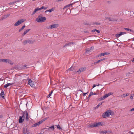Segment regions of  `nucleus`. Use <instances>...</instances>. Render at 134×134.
<instances>
[{
  "instance_id": "11",
  "label": "nucleus",
  "mask_w": 134,
  "mask_h": 134,
  "mask_svg": "<svg viewBox=\"0 0 134 134\" xmlns=\"http://www.w3.org/2000/svg\"><path fill=\"white\" fill-rule=\"evenodd\" d=\"M41 122H37L36 123H35L34 124H33V125H32L31 126V127H35L37 126H38L40 124H41Z\"/></svg>"
},
{
  "instance_id": "43",
  "label": "nucleus",
  "mask_w": 134,
  "mask_h": 134,
  "mask_svg": "<svg viewBox=\"0 0 134 134\" xmlns=\"http://www.w3.org/2000/svg\"><path fill=\"white\" fill-rule=\"evenodd\" d=\"M100 62V60H98L97 62H94V64H96L97 63H99Z\"/></svg>"
},
{
  "instance_id": "31",
  "label": "nucleus",
  "mask_w": 134,
  "mask_h": 134,
  "mask_svg": "<svg viewBox=\"0 0 134 134\" xmlns=\"http://www.w3.org/2000/svg\"><path fill=\"white\" fill-rule=\"evenodd\" d=\"M8 59H2V62H3L7 63Z\"/></svg>"
},
{
  "instance_id": "21",
  "label": "nucleus",
  "mask_w": 134,
  "mask_h": 134,
  "mask_svg": "<svg viewBox=\"0 0 134 134\" xmlns=\"http://www.w3.org/2000/svg\"><path fill=\"white\" fill-rule=\"evenodd\" d=\"M1 93L2 97L3 99H4V91L3 90H2Z\"/></svg>"
},
{
  "instance_id": "50",
  "label": "nucleus",
  "mask_w": 134,
  "mask_h": 134,
  "mask_svg": "<svg viewBox=\"0 0 134 134\" xmlns=\"http://www.w3.org/2000/svg\"><path fill=\"white\" fill-rule=\"evenodd\" d=\"M25 25L23 26H22V27H21V29H22V30H23L24 29V28L25 27Z\"/></svg>"
},
{
  "instance_id": "24",
  "label": "nucleus",
  "mask_w": 134,
  "mask_h": 134,
  "mask_svg": "<svg viewBox=\"0 0 134 134\" xmlns=\"http://www.w3.org/2000/svg\"><path fill=\"white\" fill-rule=\"evenodd\" d=\"M95 127L94 124H89L88 125V127Z\"/></svg>"
},
{
  "instance_id": "47",
  "label": "nucleus",
  "mask_w": 134,
  "mask_h": 134,
  "mask_svg": "<svg viewBox=\"0 0 134 134\" xmlns=\"http://www.w3.org/2000/svg\"><path fill=\"white\" fill-rule=\"evenodd\" d=\"M109 96L110 95H112L113 94V93H112L111 92H109V93H108V94Z\"/></svg>"
},
{
  "instance_id": "15",
  "label": "nucleus",
  "mask_w": 134,
  "mask_h": 134,
  "mask_svg": "<svg viewBox=\"0 0 134 134\" xmlns=\"http://www.w3.org/2000/svg\"><path fill=\"white\" fill-rule=\"evenodd\" d=\"M10 15V14H5L2 17V20L5 19L9 17Z\"/></svg>"
},
{
  "instance_id": "58",
  "label": "nucleus",
  "mask_w": 134,
  "mask_h": 134,
  "mask_svg": "<svg viewBox=\"0 0 134 134\" xmlns=\"http://www.w3.org/2000/svg\"><path fill=\"white\" fill-rule=\"evenodd\" d=\"M96 32L98 33H99L100 32V31L99 30H97Z\"/></svg>"
},
{
  "instance_id": "9",
  "label": "nucleus",
  "mask_w": 134,
  "mask_h": 134,
  "mask_svg": "<svg viewBox=\"0 0 134 134\" xmlns=\"http://www.w3.org/2000/svg\"><path fill=\"white\" fill-rule=\"evenodd\" d=\"M109 116L108 113V110L106 111L105 113H104L102 115V117L103 118H104L106 117H108Z\"/></svg>"
},
{
  "instance_id": "44",
  "label": "nucleus",
  "mask_w": 134,
  "mask_h": 134,
  "mask_svg": "<svg viewBox=\"0 0 134 134\" xmlns=\"http://www.w3.org/2000/svg\"><path fill=\"white\" fill-rule=\"evenodd\" d=\"M19 2V0H16L15 1H14L13 2H12L13 3V4H14L15 3H16V2Z\"/></svg>"
},
{
  "instance_id": "54",
  "label": "nucleus",
  "mask_w": 134,
  "mask_h": 134,
  "mask_svg": "<svg viewBox=\"0 0 134 134\" xmlns=\"http://www.w3.org/2000/svg\"><path fill=\"white\" fill-rule=\"evenodd\" d=\"M103 103L102 102H101V103H99V104H98V105L100 106V105H102V104Z\"/></svg>"
},
{
  "instance_id": "6",
  "label": "nucleus",
  "mask_w": 134,
  "mask_h": 134,
  "mask_svg": "<svg viewBox=\"0 0 134 134\" xmlns=\"http://www.w3.org/2000/svg\"><path fill=\"white\" fill-rule=\"evenodd\" d=\"M23 132L24 134H30V132L28 131L26 128L23 127Z\"/></svg>"
},
{
  "instance_id": "64",
  "label": "nucleus",
  "mask_w": 134,
  "mask_h": 134,
  "mask_svg": "<svg viewBox=\"0 0 134 134\" xmlns=\"http://www.w3.org/2000/svg\"><path fill=\"white\" fill-rule=\"evenodd\" d=\"M96 86V85H95L94 84V85H93V88H94Z\"/></svg>"
},
{
  "instance_id": "59",
  "label": "nucleus",
  "mask_w": 134,
  "mask_h": 134,
  "mask_svg": "<svg viewBox=\"0 0 134 134\" xmlns=\"http://www.w3.org/2000/svg\"><path fill=\"white\" fill-rule=\"evenodd\" d=\"M131 73L130 72H129L126 75H127V76H129V75L130 74H131Z\"/></svg>"
},
{
  "instance_id": "14",
  "label": "nucleus",
  "mask_w": 134,
  "mask_h": 134,
  "mask_svg": "<svg viewBox=\"0 0 134 134\" xmlns=\"http://www.w3.org/2000/svg\"><path fill=\"white\" fill-rule=\"evenodd\" d=\"M24 119L21 116H19V122L20 123H22L23 122Z\"/></svg>"
},
{
  "instance_id": "28",
  "label": "nucleus",
  "mask_w": 134,
  "mask_h": 134,
  "mask_svg": "<svg viewBox=\"0 0 134 134\" xmlns=\"http://www.w3.org/2000/svg\"><path fill=\"white\" fill-rule=\"evenodd\" d=\"M111 131H104L102 132H103L104 133H105V134L106 133H111Z\"/></svg>"
},
{
  "instance_id": "41",
  "label": "nucleus",
  "mask_w": 134,
  "mask_h": 134,
  "mask_svg": "<svg viewBox=\"0 0 134 134\" xmlns=\"http://www.w3.org/2000/svg\"><path fill=\"white\" fill-rule=\"evenodd\" d=\"M75 72L76 73H78V74H80L81 72H80V69L77 71H76Z\"/></svg>"
},
{
  "instance_id": "51",
  "label": "nucleus",
  "mask_w": 134,
  "mask_h": 134,
  "mask_svg": "<svg viewBox=\"0 0 134 134\" xmlns=\"http://www.w3.org/2000/svg\"><path fill=\"white\" fill-rule=\"evenodd\" d=\"M120 32L121 33V35H123V34H126V32Z\"/></svg>"
},
{
  "instance_id": "46",
  "label": "nucleus",
  "mask_w": 134,
  "mask_h": 134,
  "mask_svg": "<svg viewBox=\"0 0 134 134\" xmlns=\"http://www.w3.org/2000/svg\"><path fill=\"white\" fill-rule=\"evenodd\" d=\"M36 9V11H38L39 10H41V8H36L35 9Z\"/></svg>"
},
{
  "instance_id": "55",
  "label": "nucleus",
  "mask_w": 134,
  "mask_h": 134,
  "mask_svg": "<svg viewBox=\"0 0 134 134\" xmlns=\"http://www.w3.org/2000/svg\"><path fill=\"white\" fill-rule=\"evenodd\" d=\"M134 111V108H132L130 110V111Z\"/></svg>"
},
{
  "instance_id": "33",
  "label": "nucleus",
  "mask_w": 134,
  "mask_h": 134,
  "mask_svg": "<svg viewBox=\"0 0 134 134\" xmlns=\"http://www.w3.org/2000/svg\"><path fill=\"white\" fill-rule=\"evenodd\" d=\"M95 24H96L98 25H100V23L98 22H95L93 23L92 24V25H94Z\"/></svg>"
},
{
  "instance_id": "26",
  "label": "nucleus",
  "mask_w": 134,
  "mask_h": 134,
  "mask_svg": "<svg viewBox=\"0 0 134 134\" xmlns=\"http://www.w3.org/2000/svg\"><path fill=\"white\" fill-rule=\"evenodd\" d=\"M124 29L125 30H127V31H130L131 32H133V30H132L131 29H129V28H124Z\"/></svg>"
},
{
  "instance_id": "35",
  "label": "nucleus",
  "mask_w": 134,
  "mask_h": 134,
  "mask_svg": "<svg viewBox=\"0 0 134 134\" xmlns=\"http://www.w3.org/2000/svg\"><path fill=\"white\" fill-rule=\"evenodd\" d=\"M56 126H57V128L59 130H61L62 129L60 127V126L59 125H56Z\"/></svg>"
},
{
  "instance_id": "39",
  "label": "nucleus",
  "mask_w": 134,
  "mask_h": 134,
  "mask_svg": "<svg viewBox=\"0 0 134 134\" xmlns=\"http://www.w3.org/2000/svg\"><path fill=\"white\" fill-rule=\"evenodd\" d=\"M9 86V85L7 83L4 86V87L5 88H7Z\"/></svg>"
},
{
  "instance_id": "37",
  "label": "nucleus",
  "mask_w": 134,
  "mask_h": 134,
  "mask_svg": "<svg viewBox=\"0 0 134 134\" xmlns=\"http://www.w3.org/2000/svg\"><path fill=\"white\" fill-rule=\"evenodd\" d=\"M53 92V91L52 90L51 92L49 94L48 96L47 97L49 98V97L51 96V94H52V93Z\"/></svg>"
},
{
  "instance_id": "34",
  "label": "nucleus",
  "mask_w": 134,
  "mask_h": 134,
  "mask_svg": "<svg viewBox=\"0 0 134 134\" xmlns=\"http://www.w3.org/2000/svg\"><path fill=\"white\" fill-rule=\"evenodd\" d=\"M26 113V111H25L23 112V113L22 116H21V117H22V118H24H24H25V114Z\"/></svg>"
},
{
  "instance_id": "20",
  "label": "nucleus",
  "mask_w": 134,
  "mask_h": 134,
  "mask_svg": "<svg viewBox=\"0 0 134 134\" xmlns=\"http://www.w3.org/2000/svg\"><path fill=\"white\" fill-rule=\"evenodd\" d=\"M78 1H75V2H74V3H71V4H68V5H66V6H65L64 7V8H66V7H70V6H71V5L72 6V5L73 4H74V3H76V2H78ZM72 7V6H71V7Z\"/></svg>"
},
{
  "instance_id": "2",
  "label": "nucleus",
  "mask_w": 134,
  "mask_h": 134,
  "mask_svg": "<svg viewBox=\"0 0 134 134\" xmlns=\"http://www.w3.org/2000/svg\"><path fill=\"white\" fill-rule=\"evenodd\" d=\"M35 41L34 40H27L24 41L22 43L23 44L25 45L27 43H29L30 44H32Z\"/></svg>"
},
{
  "instance_id": "13",
  "label": "nucleus",
  "mask_w": 134,
  "mask_h": 134,
  "mask_svg": "<svg viewBox=\"0 0 134 134\" xmlns=\"http://www.w3.org/2000/svg\"><path fill=\"white\" fill-rule=\"evenodd\" d=\"M109 96L108 94H105L104 96L103 97H101L99 99V100H104L107 97Z\"/></svg>"
},
{
  "instance_id": "12",
  "label": "nucleus",
  "mask_w": 134,
  "mask_h": 134,
  "mask_svg": "<svg viewBox=\"0 0 134 134\" xmlns=\"http://www.w3.org/2000/svg\"><path fill=\"white\" fill-rule=\"evenodd\" d=\"M95 127L101 126L102 125L101 122H99L96 123H94Z\"/></svg>"
},
{
  "instance_id": "19",
  "label": "nucleus",
  "mask_w": 134,
  "mask_h": 134,
  "mask_svg": "<svg viewBox=\"0 0 134 134\" xmlns=\"http://www.w3.org/2000/svg\"><path fill=\"white\" fill-rule=\"evenodd\" d=\"M109 53H100L99 54V55H98V57L99 56V57H101L103 56H104L105 55H107Z\"/></svg>"
},
{
  "instance_id": "3",
  "label": "nucleus",
  "mask_w": 134,
  "mask_h": 134,
  "mask_svg": "<svg viewBox=\"0 0 134 134\" xmlns=\"http://www.w3.org/2000/svg\"><path fill=\"white\" fill-rule=\"evenodd\" d=\"M24 22L23 19H20L18 20L14 25L15 26H17L21 24Z\"/></svg>"
},
{
  "instance_id": "49",
  "label": "nucleus",
  "mask_w": 134,
  "mask_h": 134,
  "mask_svg": "<svg viewBox=\"0 0 134 134\" xmlns=\"http://www.w3.org/2000/svg\"><path fill=\"white\" fill-rule=\"evenodd\" d=\"M97 30L96 29H94L92 30V32H94L95 31H96Z\"/></svg>"
},
{
  "instance_id": "30",
  "label": "nucleus",
  "mask_w": 134,
  "mask_h": 134,
  "mask_svg": "<svg viewBox=\"0 0 134 134\" xmlns=\"http://www.w3.org/2000/svg\"><path fill=\"white\" fill-rule=\"evenodd\" d=\"M7 63H9L12 65L13 64V63L9 59H8Z\"/></svg>"
},
{
  "instance_id": "8",
  "label": "nucleus",
  "mask_w": 134,
  "mask_h": 134,
  "mask_svg": "<svg viewBox=\"0 0 134 134\" xmlns=\"http://www.w3.org/2000/svg\"><path fill=\"white\" fill-rule=\"evenodd\" d=\"M105 18L111 21H117L118 20V19H115L114 18H111L110 17H105Z\"/></svg>"
},
{
  "instance_id": "61",
  "label": "nucleus",
  "mask_w": 134,
  "mask_h": 134,
  "mask_svg": "<svg viewBox=\"0 0 134 134\" xmlns=\"http://www.w3.org/2000/svg\"><path fill=\"white\" fill-rule=\"evenodd\" d=\"M84 24L85 25H89V23H84Z\"/></svg>"
},
{
  "instance_id": "4",
  "label": "nucleus",
  "mask_w": 134,
  "mask_h": 134,
  "mask_svg": "<svg viewBox=\"0 0 134 134\" xmlns=\"http://www.w3.org/2000/svg\"><path fill=\"white\" fill-rule=\"evenodd\" d=\"M28 83L31 87H35L34 82L32 81L31 79H30L29 80Z\"/></svg>"
},
{
  "instance_id": "32",
  "label": "nucleus",
  "mask_w": 134,
  "mask_h": 134,
  "mask_svg": "<svg viewBox=\"0 0 134 134\" xmlns=\"http://www.w3.org/2000/svg\"><path fill=\"white\" fill-rule=\"evenodd\" d=\"M74 69V68L72 67H71L70 68H69L68 70V71H73Z\"/></svg>"
},
{
  "instance_id": "57",
  "label": "nucleus",
  "mask_w": 134,
  "mask_h": 134,
  "mask_svg": "<svg viewBox=\"0 0 134 134\" xmlns=\"http://www.w3.org/2000/svg\"><path fill=\"white\" fill-rule=\"evenodd\" d=\"M99 106L98 105L95 107V109H97V108H99Z\"/></svg>"
},
{
  "instance_id": "40",
  "label": "nucleus",
  "mask_w": 134,
  "mask_h": 134,
  "mask_svg": "<svg viewBox=\"0 0 134 134\" xmlns=\"http://www.w3.org/2000/svg\"><path fill=\"white\" fill-rule=\"evenodd\" d=\"M129 95V94H128V93H126V94H123L122 95V96H123V97H126L127 96H128Z\"/></svg>"
},
{
  "instance_id": "45",
  "label": "nucleus",
  "mask_w": 134,
  "mask_h": 134,
  "mask_svg": "<svg viewBox=\"0 0 134 134\" xmlns=\"http://www.w3.org/2000/svg\"><path fill=\"white\" fill-rule=\"evenodd\" d=\"M130 71L132 73H133L134 72V70L132 69H130Z\"/></svg>"
},
{
  "instance_id": "56",
  "label": "nucleus",
  "mask_w": 134,
  "mask_h": 134,
  "mask_svg": "<svg viewBox=\"0 0 134 134\" xmlns=\"http://www.w3.org/2000/svg\"><path fill=\"white\" fill-rule=\"evenodd\" d=\"M9 4V5H13L14 4L13 2H10Z\"/></svg>"
},
{
  "instance_id": "36",
  "label": "nucleus",
  "mask_w": 134,
  "mask_h": 134,
  "mask_svg": "<svg viewBox=\"0 0 134 134\" xmlns=\"http://www.w3.org/2000/svg\"><path fill=\"white\" fill-rule=\"evenodd\" d=\"M47 7H44V6H42L41 7V9H44V10H46L47 8Z\"/></svg>"
},
{
  "instance_id": "29",
  "label": "nucleus",
  "mask_w": 134,
  "mask_h": 134,
  "mask_svg": "<svg viewBox=\"0 0 134 134\" xmlns=\"http://www.w3.org/2000/svg\"><path fill=\"white\" fill-rule=\"evenodd\" d=\"M121 35V33L120 32V33L119 34H116L115 35V36L117 38H118L119 37H120Z\"/></svg>"
},
{
  "instance_id": "7",
  "label": "nucleus",
  "mask_w": 134,
  "mask_h": 134,
  "mask_svg": "<svg viewBox=\"0 0 134 134\" xmlns=\"http://www.w3.org/2000/svg\"><path fill=\"white\" fill-rule=\"evenodd\" d=\"M94 47L92 46L89 48H87L86 49V52L88 53L92 51L94 49Z\"/></svg>"
},
{
  "instance_id": "42",
  "label": "nucleus",
  "mask_w": 134,
  "mask_h": 134,
  "mask_svg": "<svg viewBox=\"0 0 134 134\" xmlns=\"http://www.w3.org/2000/svg\"><path fill=\"white\" fill-rule=\"evenodd\" d=\"M75 72L76 73H78V74H80L81 72H80V69L77 71H76Z\"/></svg>"
},
{
  "instance_id": "25",
  "label": "nucleus",
  "mask_w": 134,
  "mask_h": 134,
  "mask_svg": "<svg viewBox=\"0 0 134 134\" xmlns=\"http://www.w3.org/2000/svg\"><path fill=\"white\" fill-rule=\"evenodd\" d=\"M14 132V134H19V131L18 130H14L13 131V132Z\"/></svg>"
},
{
  "instance_id": "16",
  "label": "nucleus",
  "mask_w": 134,
  "mask_h": 134,
  "mask_svg": "<svg viewBox=\"0 0 134 134\" xmlns=\"http://www.w3.org/2000/svg\"><path fill=\"white\" fill-rule=\"evenodd\" d=\"M108 113L109 115H114V113L110 110H108Z\"/></svg>"
},
{
  "instance_id": "10",
  "label": "nucleus",
  "mask_w": 134,
  "mask_h": 134,
  "mask_svg": "<svg viewBox=\"0 0 134 134\" xmlns=\"http://www.w3.org/2000/svg\"><path fill=\"white\" fill-rule=\"evenodd\" d=\"M54 126H52L50 127L47 126V128H46V129L49 131H52L54 130Z\"/></svg>"
},
{
  "instance_id": "52",
  "label": "nucleus",
  "mask_w": 134,
  "mask_h": 134,
  "mask_svg": "<svg viewBox=\"0 0 134 134\" xmlns=\"http://www.w3.org/2000/svg\"><path fill=\"white\" fill-rule=\"evenodd\" d=\"M44 121V120L43 119L41 120L39 122H41V124H42L43 122Z\"/></svg>"
},
{
  "instance_id": "62",
  "label": "nucleus",
  "mask_w": 134,
  "mask_h": 134,
  "mask_svg": "<svg viewBox=\"0 0 134 134\" xmlns=\"http://www.w3.org/2000/svg\"><path fill=\"white\" fill-rule=\"evenodd\" d=\"M131 99H133V97L132 96H131L130 97Z\"/></svg>"
},
{
  "instance_id": "48",
  "label": "nucleus",
  "mask_w": 134,
  "mask_h": 134,
  "mask_svg": "<svg viewBox=\"0 0 134 134\" xmlns=\"http://www.w3.org/2000/svg\"><path fill=\"white\" fill-rule=\"evenodd\" d=\"M89 94L91 96L92 95L94 94V93L92 92H91Z\"/></svg>"
},
{
  "instance_id": "38",
  "label": "nucleus",
  "mask_w": 134,
  "mask_h": 134,
  "mask_svg": "<svg viewBox=\"0 0 134 134\" xmlns=\"http://www.w3.org/2000/svg\"><path fill=\"white\" fill-rule=\"evenodd\" d=\"M37 12L36 10L35 9L34 10V12L32 13L31 14L32 15H33L36 12Z\"/></svg>"
},
{
  "instance_id": "63",
  "label": "nucleus",
  "mask_w": 134,
  "mask_h": 134,
  "mask_svg": "<svg viewBox=\"0 0 134 134\" xmlns=\"http://www.w3.org/2000/svg\"><path fill=\"white\" fill-rule=\"evenodd\" d=\"M22 30L21 28L19 30V32H20Z\"/></svg>"
},
{
  "instance_id": "23",
  "label": "nucleus",
  "mask_w": 134,
  "mask_h": 134,
  "mask_svg": "<svg viewBox=\"0 0 134 134\" xmlns=\"http://www.w3.org/2000/svg\"><path fill=\"white\" fill-rule=\"evenodd\" d=\"M86 69L85 68H80V72L85 71Z\"/></svg>"
},
{
  "instance_id": "22",
  "label": "nucleus",
  "mask_w": 134,
  "mask_h": 134,
  "mask_svg": "<svg viewBox=\"0 0 134 134\" xmlns=\"http://www.w3.org/2000/svg\"><path fill=\"white\" fill-rule=\"evenodd\" d=\"M25 116H26V118H25L26 120L27 121H28L29 120V117H28V113H27V111H26Z\"/></svg>"
},
{
  "instance_id": "27",
  "label": "nucleus",
  "mask_w": 134,
  "mask_h": 134,
  "mask_svg": "<svg viewBox=\"0 0 134 134\" xmlns=\"http://www.w3.org/2000/svg\"><path fill=\"white\" fill-rule=\"evenodd\" d=\"M53 11V8L52 9H50L49 10H47L46 11H45V13H46L47 12H51Z\"/></svg>"
},
{
  "instance_id": "18",
  "label": "nucleus",
  "mask_w": 134,
  "mask_h": 134,
  "mask_svg": "<svg viewBox=\"0 0 134 134\" xmlns=\"http://www.w3.org/2000/svg\"><path fill=\"white\" fill-rule=\"evenodd\" d=\"M30 29H27L25 31L24 33L22 35V36H23L24 35H25L26 33H27L30 30Z\"/></svg>"
},
{
  "instance_id": "5",
  "label": "nucleus",
  "mask_w": 134,
  "mask_h": 134,
  "mask_svg": "<svg viewBox=\"0 0 134 134\" xmlns=\"http://www.w3.org/2000/svg\"><path fill=\"white\" fill-rule=\"evenodd\" d=\"M58 25L57 24H52L49 26V28H48V29H52L57 28L58 26Z\"/></svg>"
},
{
  "instance_id": "53",
  "label": "nucleus",
  "mask_w": 134,
  "mask_h": 134,
  "mask_svg": "<svg viewBox=\"0 0 134 134\" xmlns=\"http://www.w3.org/2000/svg\"><path fill=\"white\" fill-rule=\"evenodd\" d=\"M83 96H86L87 94V92L86 93H83Z\"/></svg>"
},
{
  "instance_id": "60",
  "label": "nucleus",
  "mask_w": 134,
  "mask_h": 134,
  "mask_svg": "<svg viewBox=\"0 0 134 134\" xmlns=\"http://www.w3.org/2000/svg\"><path fill=\"white\" fill-rule=\"evenodd\" d=\"M8 83V84L9 86L13 84V83Z\"/></svg>"
},
{
  "instance_id": "1",
  "label": "nucleus",
  "mask_w": 134,
  "mask_h": 134,
  "mask_svg": "<svg viewBox=\"0 0 134 134\" xmlns=\"http://www.w3.org/2000/svg\"><path fill=\"white\" fill-rule=\"evenodd\" d=\"M42 16V14L40 15L37 18H36V21L38 22H43L46 20V18L45 17H41Z\"/></svg>"
},
{
  "instance_id": "17",
  "label": "nucleus",
  "mask_w": 134,
  "mask_h": 134,
  "mask_svg": "<svg viewBox=\"0 0 134 134\" xmlns=\"http://www.w3.org/2000/svg\"><path fill=\"white\" fill-rule=\"evenodd\" d=\"M75 43L74 42H70L68 43H66L63 46V47H65L68 46H70L71 44H74Z\"/></svg>"
}]
</instances>
